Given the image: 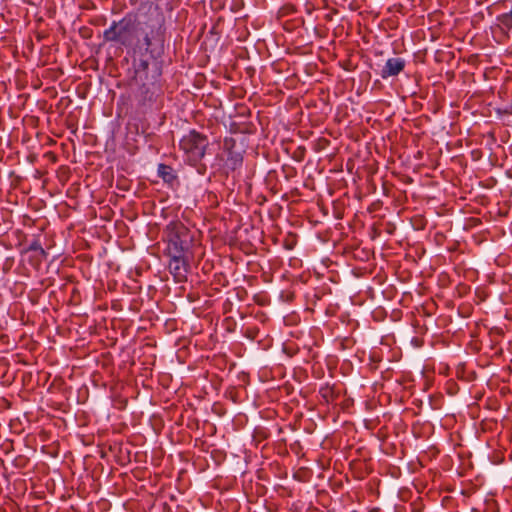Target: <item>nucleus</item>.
Segmentation results:
<instances>
[{
  "label": "nucleus",
  "mask_w": 512,
  "mask_h": 512,
  "mask_svg": "<svg viewBox=\"0 0 512 512\" xmlns=\"http://www.w3.org/2000/svg\"><path fill=\"white\" fill-rule=\"evenodd\" d=\"M498 21L501 23L503 27L512 31V9L498 16Z\"/></svg>",
  "instance_id": "nucleus-11"
},
{
  "label": "nucleus",
  "mask_w": 512,
  "mask_h": 512,
  "mask_svg": "<svg viewBox=\"0 0 512 512\" xmlns=\"http://www.w3.org/2000/svg\"><path fill=\"white\" fill-rule=\"evenodd\" d=\"M27 250L38 252L40 254V256L43 258L47 257V252L42 247L41 242L38 238H35L33 241H31Z\"/></svg>",
  "instance_id": "nucleus-10"
},
{
  "label": "nucleus",
  "mask_w": 512,
  "mask_h": 512,
  "mask_svg": "<svg viewBox=\"0 0 512 512\" xmlns=\"http://www.w3.org/2000/svg\"><path fill=\"white\" fill-rule=\"evenodd\" d=\"M169 257V271L176 283H183L187 280L190 268L189 254H166Z\"/></svg>",
  "instance_id": "nucleus-7"
},
{
  "label": "nucleus",
  "mask_w": 512,
  "mask_h": 512,
  "mask_svg": "<svg viewBox=\"0 0 512 512\" xmlns=\"http://www.w3.org/2000/svg\"><path fill=\"white\" fill-rule=\"evenodd\" d=\"M158 176L166 183L172 184L176 181L177 176L171 166L166 164H159L157 169Z\"/></svg>",
  "instance_id": "nucleus-9"
},
{
  "label": "nucleus",
  "mask_w": 512,
  "mask_h": 512,
  "mask_svg": "<svg viewBox=\"0 0 512 512\" xmlns=\"http://www.w3.org/2000/svg\"><path fill=\"white\" fill-rule=\"evenodd\" d=\"M134 70L135 81L139 85L134 93L138 111L147 113L160 109L163 104L161 61H149L145 58H138L134 60Z\"/></svg>",
  "instance_id": "nucleus-1"
},
{
  "label": "nucleus",
  "mask_w": 512,
  "mask_h": 512,
  "mask_svg": "<svg viewBox=\"0 0 512 512\" xmlns=\"http://www.w3.org/2000/svg\"><path fill=\"white\" fill-rule=\"evenodd\" d=\"M195 232L183 222L176 220L167 224L163 232L166 243V254H190L194 243Z\"/></svg>",
  "instance_id": "nucleus-4"
},
{
  "label": "nucleus",
  "mask_w": 512,
  "mask_h": 512,
  "mask_svg": "<svg viewBox=\"0 0 512 512\" xmlns=\"http://www.w3.org/2000/svg\"><path fill=\"white\" fill-rule=\"evenodd\" d=\"M200 168L205 171L206 170V167L204 165H201Z\"/></svg>",
  "instance_id": "nucleus-12"
},
{
  "label": "nucleus",
  "mask_w": 512,
  "mask_h": 512,
  "mask_svg": "<svg viewBox=\"0 0 512 512\" xmlns=\"http://www.w3.org/2000/svg\"><path fill=\"white\" fill-rule=\"evenodd\" d=\"M138 25L131 15H125L120 20L112 21L103 31V40L106 43H115L125 48H140V39L137 38Z\"/></svg>",
  "instance_id": "nucleus-3"
},
{
  "label": "nucleus",
  "mask_w": 512,
  "mask_h": 512,
  "mask_svg": "<svg viewBox=\"0 0 512 512\" xmlns=\"http://www.w3.org/2000/svg\"><path fill=\"white\" fill-rule=\"evenodd\" d=\"M406 61L401 57H392L386 60L379 75L382 79L398 76L405 68Z\"/></svg>",
  "instance_id": "nucleus-8"
},
{
  "label": "nucleus",
  "mask_w": 512,
  "mask_h": 512,
  "mask_svg": "<svg viewBox=\"0 0 512 512\" xmlns=\"http://www.w3.org/2000/svg\"><path fill=\"white\" fill-rule=\"evenodd\" d=\"M138 25V31L142 37L141 47L145 50L139 58L161 61L167 39V18L163 9L158 4L150 3L144 14V20Z\"/></svg>",
  "instance_id": "nucleus-2"
},
{
  "label": "nucleus",
  "mask_w": 512,
  "mask_h": 512,
  "mask_svg": "<svg viewBox=\"0 0 512 512\" xmlns=\"http://www.w3.org/2000/svg\"><path fill=\"white\" fill-rule=\"evenodd\" d=\"M222 149L225 156V158H222L224 162L223 166L226 172L235 171L241 168L244 154L243 146L238 144L235 138L225 137Z\"/></svg>",
  "instance_id": "nucleus-6"
},
{
  "label": "nucleus",
  "mask_w": 512,
  "mask_h": 512,
  "mask_svg": "<svg viewBox=\"0 0 512 512\" xmlns=\"http://www.w3.org/2000/svg\"><path fill=\"white\" fill-rule=\"evenodd\" d=\"M179 146L187 162L196 167L206 154L209 140L205 134L193 129L181 138Z\"/></svg>",
  "instance_id": "nucleus-5"
}]
</instances>
